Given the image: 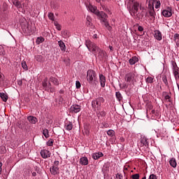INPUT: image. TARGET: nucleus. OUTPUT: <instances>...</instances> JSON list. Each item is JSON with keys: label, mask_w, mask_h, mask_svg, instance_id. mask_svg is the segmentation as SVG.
<instances>
[{"label": "nucleus", "mask_w": 179, "mask_h": 179, "mask_svg": "<svg viewBox=\"0 0 179 179\" xmlns=\"http://www.w3.org/2000/svg\"><path fill=\"white\" fill-rule=\"evenodd\" d=\"M80 164L82 166H87L89 164V159L86 157H83L80 159Z\"/></svg>", "instance_id": "15"}, {"label": "nucleus", "mask_w": 179, "mask_h": 179, "mask_svg": "<svg viewBox=\"0 0 179 179\" xmlns=\"http://www.w3.org/2000/svg\"><path fill=\"white\" fill-rule=\"evenodd\" d=\"M41 155L43 159H48V157H51V152L49 150H43L41 151Z\"/></svg>", "instance_id": "11"}, {"label": "nucleus", "mask_w": 179, "mask_h": 179, "mask_svg": "<svg viewBox=\"0 0 179 179\" xmlns=\"http://www.w3.org/2000/svg\"><path fill=\"white\" fill-rule=\"evenodd\" d=\"M42 86L43 90L46 92H50V88L51 87V83L48 81V78H45L42 82Z\"/></svg>", "instance_id": "7"}, {"label": "nucleus", "mask_w": 179, "mask_h": 179, "mask_svg": "<svg viewBox=\"0 0 179 179\" xmlns=\"http://www.w3.org/2000/svg\"><path fill=\"white\" fill-rule=\"evenodd\" d=\"M154 3H155L156 9H159V8H160V6L162 5V3H160V1H157V0L155 1Z\"/></svg>", "instance_id": "37"}, {"label": "nucleus", "mask_w": 179, "mask_h": 179, "mask_svg": "<svg viewBox=\"0 0 179 179\" xmlns=\"http://www.w3.org/2000/svg\"><path fill=\"white\" fill-rule=\"evenodd\" d=\"M148 1V8H149V15L151 19H155V15L156 13L155 12V1L156 0H147Z\"/></svg>", "instance_id": "6"}, {"label": "nucleus", "mask_w": 179, "mask_h": 179, "mask_svg": "<svg viewBox=\"0 0 179 179\" xmlns=\"http://www.w3.org/2000/svg\"><path fill=\"white\" fill-rule=\"evenodd\" d=\"M151 114H155V115H157L159 113L157 112H156V110H151Z\"/></svg>", "instance_id": "57"}, {"label": "nucleus", "mask_w": 179, "mask_h": 179, "mask_svg": "<svg viewBox=\"0 0 179 179\" xmlns=\"http://www.w3.org/2000/svg\"><path fill=\"white\" fill-rule=\"evenodd\" d=\"M153 78H152V77H148L147 78H146V83H152V82H153Z\"/></svg>", "instance_id": "43"}, {"label": "nucleus", "mask_w": 179, "mask_h": 179, "mask_svg": "<svg viewBox=\"0 0 179 179\" xmlns=\"http://www.w3.org/2000/svg\"><path fill=\"white\" fill-rule=\"evenodd\" d=\"M62 34L64 38H66V37H69V31L68 30H64L62 31Z\"/></svg>", "instance_id": "31"}, {"label": "nucleus", "mask_w": 179, "mask_h": 179, "mask_svg": "<svg viewBox=\"0 0 179 179\" xmlns=\"http://www.w3.org/2000/svg\"><path fill=\"white\" fill-rule=\"evenodd\" d=\"M49 81L52 82V83H54L56 86L59 85V81L56 78L50 77Z\"/></svg>", "instance_id": "20"}, {"label": "nucleus", "mask_w": 179, "mask_h": 179, "mask_svg": "<svg viewBox=\"0 0 179 179\" xmlns=\"http://www.w3.org/2000/svg\"><path fill=\"white\" fill-rule=\"evenodd\" d=\"M59 171V168L57 166H52V168H50V173L53 174V176H56Z\"/></svg>", "instance_id": "18"}, {"label": "nucleus", "mask_w": 179, "mask_h": 179, "mask_svg": "<svg viewBox=\"0 0 179 179\" xmlns=\"http://www.w3.org/2000/svg\"><path fill=\"white\" fill-rule=\"evenodd\" d=\"M173 75H175L176 73H178L179 72V68L177 66L176 63H173Z\"/></svg>", "instance_id": "21"}, {"label": "nucleus", "mask_w": 179, "mask_h": 179, "mask_svg": "<svg viewBox=\"0 0 179 179\" xmlns=\"http://www.w3.org/2000/svg\"><path fill=\"white\" fill-rule=\"evenodd\" d=\"M66 131H72V128H73V125L71 122H69L68 124L65 127Z\"/></svg>", "instance_id": "29"}, {"label": "nucleus", "mask_w": 179, "mask_h": 179, "mask_svg": "<svg viewBox=\"0 0 179 179\" xmlns=\"http://www.w3.org/2000/svg\"><path fill=\"white\" fill-rule=\"evenodd\" d=\"M103 156H104V155H103L101 152H95L92 154V159H94V160H99V159L103 157Z\"/></svg>", "instance_id": "14"}, {"label": "nucleus", "mask_w": 179, "mask_h": 179, "mask_svg": "<svg viewBox=\"0 0 179 179\" xmlns=\"http://www.w3.org/2000/svg\"><path fill=\"white\" fill-rule=\"evenodd\" d=\"M85 45L87 48H88L89 51H91V52H94V54H96V52L100 49V48H99L96 43L92 42L90 40L86 41Z\"/></svg>", "instance_id": "5"}, {"label": "nucleus", "mask_w": 179, "mask_h": 179, "mask_svg": "<svg viewBox=\"0 0 179 179\" xmlns=\"http://www.w3.org/2000/svg\"><path fill=\"white\" fill-rule=\"evenodd\" d=\"M54 24L56 27V29L59 31H61V25L57 22H55Z\"/></svg>", "instance_id": "38"}, {"label": "nucleus", "mask_w": 179, "mask_h": 179, "mask_svg": "<svg viewBox=\"0 0 179 179\" xmlns=\"http://www.w3.org/2000/svg\"><path fill=\"white\" fill-rule=\"evenodd\" d=\"M155 38L156 40H158V41H161L162 38V32L159 30L155 31Z\"/></svg>", "instance_id": "17"}, {"label": "nucleus", "mask_w": 179, "mask_h": 179, "mask_svg": "<svg viewBox=\"0 0 179 179\" xmlns=\"http://www.w3.org/2000/svg\"><path fill=\"white\" fill-rule=\"evenodd\" d=\"M48 17L50 19V20H52L54 22V20H55L54 13H49L48 15Z\"/></svg>", "instance_id": "36"}, {"label": "nucleus", "mask_w": 179, "mask_h": 179, "mask_svg": "<svg viewBox=\"0 0 179 179\" xmlns=\"http://www.w3.org/2000/svg\"><path fill=\"white\" fill-rule=\"evenodd\" d=\"M115 96L118 101H121L122 100V94H121V92H117L115 93Z\"/></svg>", "instance_id": "26"}, {"label": "nucleus", "mask_w": 179, "mask_h": 179, "mask_svg": "<svg viewBox=\"0 0 179 179\" xmlns=\"http://www.w3.org/2000/svg\"><path fill=\"white\" fill-rule=\"evenodd\" d=\"M138 31H143V27L142 26H138Z\"/></svg>", "instance_id": "56"}, {"label": "nucleus", "mask_w": 179, "mask_h": 179, "mask_svg": "<svg viewBox=\"0 0 179 179\" xmlns=\"http://www.w3.org/2000/svg\"><path fill=\"white\" fill-rule=\"evenodd\" d=\"M17 85L19 86H22V85H23V81L22 80H20L17 81Z\"/></svg>", "instance_id": "54"}, {"label": "nucleus", "mask_w": 179, "mask_h": 179, "mask_svg": "<svg viewBox=\"0 0 179 179\" xmlns=\"http://www.w3.org/2000/svg\"><path fill=\"white\" fill-rule=\"evenodd\" d=\"M52 145H54V141L52 139H50L47 142V146H52Z\"/></svg>", "instance_id": "41"}, {"label": "nucleus", "mask_w": 179, "mask_h": 179, "mask_svg": "<svg viewBox=\"0 0 179 179\" xmlns=\"http://www.w3.org/2000/svg\"><path fill=\"white\" fill-rule=\"evenodd\" d=\"M162 81L164 82L165 86H167V87H169V81L167 80V77L166 76H164L162 77Z\"/></svg>", "instance_id": "33"}, {"label": "nucleus", "mask_w": 179, "mask_h": 179, "mask_svg": "<svg viewBox=\"0 0 179 179\" xmlns=\"http://www.w3.org/2000/svg\"><path fill=\"white\" fill-rule=\"evenodd\" d=\"M171 11V7H167L166 10H164L162 11V15L163 16H164V17H171V16L173 15V13Z\"/></svg>", "instance_id": "9"}, {"label": "nucleus", "mask_w": 179, "mask_h": 179, "mask_svg": "<svg viewBox=\"0 0 179 179\" xmlns=\"http://www.w3.org/2000/svg\"><path fill=\"white\" fill-rule=\"evenodd\" d=\"M169 164L175 169V167H177V161L176 160V158H172L169 161Z\"/></svg>", "instance_id": "24"}, {"label": "nucleus", "mask_w": 179, "mask_h": 179, "mask_svg": "<svg viewBox=\"0 0 179 179\" xmlns=\"http://www.w3.org/2000/svg\"><path fill=\"white\" fill-rule=\"evenodd\" d=\"M153 109V105L152 103H148L147 104V112L149 111V110Z\"/></svg>", "instance_id": "44"}, {"label": "nucleus", "mask_w": 179, "mask_h": 179, "mask_svg": "<svg viewBox=\"0 0 179 179\" xmlns=\"http://www.w3.org/2000/svg\"><path fill=\"white\" fill-rule=\"evenodd\" d=\"M59 93H60L61 94H64V90H61L59 91Z\"/></svg>", "instance_id": "61"}, {"label": "nucleus", "mask_w": 179, "mask_h": 179, "mask_svg": "<svg viewBox=\"0 0 179 179\" xmlns=\"http://www.w3.org/2000/svg\"><path fill=\"white\" fill-rule=\"evenodd\" d=\"M87 80L91 86L96 87L99 83V81H97V74H96V71L94 70H88L87 72Z\"/></svg>", "instance_id": "3"}, {"label": "nucleus", "mask_w": 179, "mask_h": 179, "mask_svg": "<svg viewBox=\"0 0 179 179\" xmlns=\"http://www.w3.org/2000/svg\"><path fill=\"white\" fill-rule=\"evenodd\" d=\"M44 41V38L43 37H38L36 39V43H38V44H40V43H43Z\"/></svg>", "instance_id": "40"}, {"label": "nucleus", "mask_w": 179, "mask_h": 179, "mask_svg": "<svg viewBox=\"0 0 179 179\" xmlns=\"http://www.w3.org/2000/svg\"><path fill=\"white\" fill-rule=\"evenodd\" d=\"M59 103H62V101H64V98H62V96H59Z\"/></svg>", "instance_id": "59"}, {"label": "nucleus", "mask_w": 179, "mask_h": 179, "mask_svg": "<svg viewBox=\"0 0 179 179\" xmlns=\"http://www.w3.org/2000/svg\"><path fill=\"white\" fill-rule=\"evenodd\" d=\"M21 65L23 69H24L25 71H27L28 68H27V64H26V62H22Z\"/></svg>", "instance_id": "39"}, {"label": "nucleus", "mask_w": 179, "mask_h": 179, "mask_svg": "<svg viewBox=\"0 0 179 179\" xmlns=\"http://www.w3.org/2000/svg\"><path fill=\"white\" fill-rule=\"evenodd\" d=\"M149 179H157V176L155 174H151L149 177Z\"/></svg>", "instance_id": "49"}, {"label": "nucleus", "mask_w": 179, "mask_h": 179, "mask_svg": "<svg viewBox=\"0 0 179 179\" xmlns=\"http://www.w3.org/2000/svg\"><path fill=\"white\" fill-rule=\"evenodd\" d=\"M120 89H127L128 88V85L126 83L120 84L119 85Z\"/></svg>", "instance_id": "42"}, {"label": "nucleus", "mask_w": 179, "mask_h": 179, "mask_svg": "<svg viewBox=\"0 0 179 179\" xmlns=\"http://www.w3.org/2000/svg\"><path fill=\"white\" fill-rule=\"evenodd\" d=\"M58 45L60 48L61 51H63L64 52H65V51H66V46L65 45V43H64V41H59Z\"/></svg>", "instance_id": "16"}, {"label": "nucleus", "mask_w": 179, "mask_h": 179, "mask_svg": "<svg viewBox=\"0 0 179 179\" xmlns=\"http://www.w3.org/2000/svg\"><path fill=\"white\" fill-rule=\"evenodd\" d=\"M32 176H33V177H36V176H37V173L33 172Z\"/></svg>", "instance_id": "60"}, {"label": "nucleus", "mask_w": 179, "mask_h": 179, "mask_svg": "<svg viewBox=\"0 0 179 179\" xmlns=\"http://www.w3.org/2000/svg\"><path fill=\"white\" fill-rule=\"evenodd\" d=\"M127 9L131 15V16H136L138 20L143 19V16H148V11L141 10V13H138V10H139V3L135 0H129L127 5Z\"/></svg>", "instance_id": "1"}, {"label": "nucleus", "mask_w": 179, "mask_h": 179, "mask_svg": "<svg viewBox=\"0 0 179 179\" xmlns=\"http://www.w3.org/2000/svg\"><path fill=\"white\" fill-rule=\"evenodd\" d=\"M109 48H110V51H113V46L110 45Z\"/></svg>", "instance_id": "62"}, {"label": "nucleus", "mask_w": 179, "mask_h": 179, "mask_svg": "<svg viewBox=\"0 0 179 179\" xmlns=\"http://www.w3.org/2000/svg\"><path fill=\"white\" fill-rule=\"evenodd\" d=\"M96 52H98V57L99 58V59H103V58H107V52L101 49H99L98 51H96Z\"/></svg>", "instance_id": "10"}, {"label": "nucleus", "mask_w": 179, "mask_h": 179, "mask_svg": "<svg viewBox=\"0 0 179 179\" xmlns=\"http://www.w3.org/2000/svg\"><path fill=\"white\" fill-rule=\"evenodd\" d=\"M90 22H92V17L89 15L87 16V24L90 26Z\"/></svg>", "instance_id": "45"}, {"label": "nucleus", "mask_w": 179, "mask_h": 179, "mask_svg": "<svg viewBox=\"0 0 179 179\" xmlns=\"http://www.w3.org/2000/svg\"><path fill=\"white\" fill-rule=\"evenodd\" d=\"M131 178L132 179H139V174L138 173H136L131 176Z\"/></svg>", "instance_id": "46"}, {"label": "nucleus", "mask_w": 179, "mask_h": 179, "mask_svg": "<svg viewBox=\"0 0 179 179\" xmlns=\"http://www.w3.org/2000/svg\"><path fill=\"white\" fill-rule=\"evenodd\" d=\"M64 62L66 65H69V59H64Z\"/></svg>", "instance_id": "55"}, {"label": "nucleus", "mask_w": 179, "mask_h": 179, "mask_svg": "<svg viewBox=\"0 0 179 179\" xmlns=\"http://www.w3.org/2000/svg\"><path fill=\"white\" fill-rule=\"evenodd\" d=\"M80 110H81V106L79 105H76V104L73 105L70 108V111L71 113H79V111H80Z\"/></svg>", "instance_id": "12"}, {"label": "nucleus", "mask_w": 179, "mask_h": 179, "mask_svg": "<svg viewBox=\"0 0 179 179\" xmlns=\"http://www.w3.org/2000/svg\"><path fill=\"white\" fill-rule=\"evenodd\" d=\"M104 26L107 29V30H108V31H111V30H113V27H111V26H110L108 21L107 22L104 23Z\"/></svg>", "instance_id": "32"}, {"label": "nucleus", "mask_w": 179, "mask_h": 179, "mask_svg": "<svg viewBox=\"0 0 179 179\" xmlns=\"http://www.w3.org/2000/svg\"><path fill=\"white\" fill-rule=\"evenodd\" d=\"M88 10L97 16L101 23H107L108 22V15L103 11H99L97 7L90 5L88 6Z\"/></svg>", "instance_id": "2"}, {"label": "nucleus", "mask_w": 179, "mask_h": 179, "mask_svg": "<svg viewBox=\"0 0 179 179\" xmlns=\"http://www.w3.org/2000/svg\"><path fill=\"white\" fill-rule=\"evenodd\" d=\"M129 62L130 65H135V64H136V62H138V59L136 58V57H134L129 60Z\"/></svg>", "instance_id": "25"}, {"label": "nucleus", "mask_w": 179, "mask_h": 179, "mask_svg": "<svg viewBox=\"0 0 179 179\" xmlns=\"http://www.w3.org/2000/svg\"><path fill=\"white\" fill-rule=\"evenodd\" d=\"M140 10H146V8L145 7H142V6H139Z\"/></svg>", "instance_id": "58"}, {"label": "nucleus", "mask_w": 179, "mask_h": 179, "mask_svg": "<svg viewBox=\"0 0 179 179\" xmlns=\"http://www.w3.org/2000/svg\"><path fill=\"white\" fill-rule=\"evenodd\" d=\"M124 176H122V174L121 173H117L116 174V179H123Z\"/></svg>", "instance_id": "47"}, {"label": "nucleus", "mask_w": 179, "mask_h": 179, "mask_svg": "<svg viewBox=\"0 0 179 179\" xmlns=\"http://www.w3.org/2000/svg\"><path fill=\"white\" fill-rule=\"evenodd\" d=\"M173 38L175 40H179V34H175L174 36H173Z\"/></svg>", "instance_id": "53"}, {"label": "nucleus", "mask_w": 179, "mask_h": 179, "mask_svg": "<svg viewBox=\"0 0 179 179\" xmlns=\"http://www.w3.org/2000/svg\"><path fill=\"white\" fill-rule=\"evenodd\" d=\"M1 99L6 103L8 101V94L6 92H1Z\"/></svg>", "instance_id": "23"}, {"label": "nucleus", "mask_w": 179, "mask_h": 179, "mask_svg": "<svg viewBox=\"0 0 179 179\" xmlns=\"http://www.w3.org/2000/svg\"><path fill=\"white\" fill-rule=\"evenodd\" d=\"M135 76H136L135 72H131L126 74L125 76L126 82H128L129 83H130V82H134V80L135 79Z\"/></svg>", "instance_id": "8"}, {"label": "nucleus", "mask_w": 179, "mask_h": 179, "mask_svg": "<svg viewBox=\"0 0 179 179\" xmlns=\"http://www.w3.org/2000/svg\"><path fill=\"white\" fill-rule=\"evenodd\" d=\"M142 179H146V176H144Z\"/></svg>", "instance_id": "64"}, {"label": "nucleus", "mask_w": 179, "mask_h": 179, "mask_svg": "<svg viewBox=\"0 0 179 179\" xmlns=\"http://www.w3.org/2000/svg\"><path fill=\"white\" fill-rule=\"evenodd\" d=\"M13 5H15L17 9H20V8H22V3H20V1H13Z\"/></svg>", "instance_id": "30"}, {"label": "nucleus", "mask_w": 179, "mask_h": 179, "mask_svg": "<svg viewBox=\"0 0 179 179\" xmlns=\"http://www.w3.org/2000/svg\"><path fill=\"white\" fill-rule=\"evenodd\" d=\"M99 83L101 87H106V76H104L103 74L99 75Z\"/></svg>", "instance_id": "13"}, {"label": "nucleus", "mask_w": 179, "mask_h": 179, "mask_svg": "<svg viewBox=\"0 0 179 179\" xmlns=\"http://www.w3.org/2000/svg\"><path fill=\"white\" fill-rule=\"evenodd\" d=\"M27 120L31 124H36L37 122V118L34 116H29Z\"/></svg>", "instance_id": "19"}, {"label": "nucleus", "mask_w": 179, "mask_h": 179, "mask_svg": "<svg viewBox=\"0 0 179 179\" xmlns=\"http://www.w3.org/2000/svg\"><path fill=\"white\" fill-rule=\"evenodd\" d=\"M59 166V161H55L53 166L58 167Z\"/></svg>", "instance_id": "51"}, {"label": "nucleus", "mask_w": 179, "mask_h": 179, "mask_svg": "<svg viewBox=\"0 0 179 179\" xmlns=\"http://www.w3.org/2000/svg\"><path fill=\"white\" fill-rule=\"evenodd\" d=\"M107 135H108V136H114V135H115V131L113 129H110L107 131Z\"/></svg>", "instance_id": "35"}, {"label": "nucleus", "mask_w": 179, "mask_h": 179, "mask_svg": "<svg viewBox=\"0 0 179 179\" xmlns=\"http://www.w3.org/2000/svg\"><path fill=\"white\" fill-rule=\"evenodd\" d=\"M35 59L38 62H43L44 61V59H43V56H41V55L35 56Z\"/></svg>", "instance_id": "27"}, {"label": "nucleus", "mask_w": 179, "mask_h": 179, "mask_svg": "<svg viewBox=\"0 0 179 179\" xmlns=\"http://www.w3.org/2000/svg\"><path fill=\"white\" fill-rule=\"evenodd\" d=\"M165 100H166V101H169V103H171V100L170 99L169 95L165 96Z\"/></svg>", "instance_id": "50"}, {"label": "nucleus", "mask_w": 179, "mask_h": 179, "mask_svg": "<svg viewBox=\"0 0 179 179\" xmlns=\"http://www.w3.org/2000/svg\"><path fill=\"white\" fill-rule=\"evenodd\" d=\"M141 143L143 146H149V143H148V138L146 137H142L141 138Z\"/></svg>", "instance_id": "22"}, {"label": "nucleus", "mask_w": 179, "mask_h": 179, "mask_svg": "<svg viewBox=\"0 0 179 179\" xmlns=\"http://www.w3.org/2000/svg\"><path fill=\"white\" fill-rule=\"evenodd\" d=\"M96 113L97 117H99V114H100L101 117H106V112L104 111H100V110H95Z\"/></svg>", "instance_id": "28"}, {"label": "nucleus", "mask_w": 179, "mask_h": 179, "mask_svg": "<svg viewBox=\"0 0 179 179\" xmlns=\"http://www.w3.org/2000/svg\"><path fill=\"white\" fill-rule=\"evenodd\" d=\"M49 92H50V93H54L55 92V90L52 87V86H50V88H49Z\"/></svg>", "instance_id": "52"}, {"label": "nucleus", "mask_w": 179, "mask_h": 179, "mask_svg": "<svg viewBox=\"0 0 179 179\" xmlns=\"http://www.w3.org/2000/svg\"><path fill=\"white\" fill-rule=\"evenodd\" d=\"M43 134L44 135L45 138H50V134L48 133V129H43Z\"/></svg>", "instance_id": "34"}, {"label": "nucleus", "mask_w": 179, "mask_h": 179, "mask_svg": "<svg viewBox=\"0 0 179 179\" xmlns=\"http://www.w3.org/2000/svg\"><path fill=\"white\" fill-rule=\"evenodd\" d=\"M76 89H80V86H81L80 82L76 81Z\"/></svg>", "instance_id": "48"}, {"label": "nucleus", "mask_w": 179, "mask_h": 179, "mask_svg": "<svg viewBox=\"0 0 179 179\" xmlns=\"http://www.w3.org/2000/svg\"><path fill=\"white\" fill-rule=\"evenodd\" d=\"M96 2L99 3L101 1V0H96Z\"/></svg>", "instance_id": "63"}, {"label": "nucleus", "mask_w": 179, "mask_h": 179, "mask_svg": "<svg viewBox=\"0 0 179 179\" xmlns=\"http://www.w3.org/2000/svg\"><path fill=\"white\" fill-rule=\"evenodd\" d=\"M105 100L103 96H99L95 100L92 101V107L94 111H96L97 110H101V103H104Z\"/></svg>", "instance_id": "4"}]
</instances>
